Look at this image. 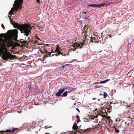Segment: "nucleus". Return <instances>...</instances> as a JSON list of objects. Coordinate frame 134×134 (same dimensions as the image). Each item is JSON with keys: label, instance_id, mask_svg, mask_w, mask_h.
Returning <instances> with one entry per match:
<instances>
[{"label": "nucleus", "instance_id": "nucleus-1", "mask_svg": "<svg viewBox=\"0 0 134 134\" xmlns=\"http://www.w3.org/2000/svg\"><path fill=\"white\" fill-rule=\"evenodd\" d=\"M90 30L88 28V27L87 26H85L84 27V30L82 32V34L84 35L85 37H84V40L83 41V42L80 43H74L73 44L74 46V50H75L76 48H81L82 47V46L85 43L86 44H87V42L86 43V42H87L88 40H89L90 42H93V36H92L91 37L88 36V35L90 32Z\"/></svg>", "mask_w": 134, "mask_h": 134}, {"label": "nucleus", "instance_id": "nucleus-2", "mask_svg": "<svg viewBox=\"0 0 134 134\" xmlns=\"http://www.w3.org/2000/svg\"><path fill=\"white\" fill-rule=\"evenodd\" d=\"M10 22L15 28H16L20 30L21 33H24V35L26 36H28L31 34L32 27L30 26L27 25L26 24L25 25L24 24L20 25L17 23H15L14 21L11 20Z\"/></svg>", "mask_w": 134, "mask_h": 134}, {"label": "nucleus", "instance_id": "nucleus-3", "mask_svg": "<svg viewBox=\"0 0 134 134\" xmlns=\"http://www.w3.org/2000/svg\"><path fill=\"white\" fill-rule=\"evenodd\" d=\"M16 56L15 55H12L9 52H7L4 53L2 56L3 59L5 60H8L9 58L12 60Z\"/></svg>", "mask_w": 134, "mask_h": 134}, {"label": "nucleus", "instance_id": "nucleus-4", "mask_svg": "<svg viewBox=\"0 0 134 134\" xmlns=\"http://www.w3.org/2000/svg\"><path fill=\"white\" fill-rule=\"evenodd\" d=\"M18 33V31L16 29H15L14 30H9L7 31L8 35L11 38L16 37Z\"/></svg>", "mask_w": 134, "mask_h": 134}, {"label": "nucleus", "instance_id": "nucleus-5", "mask_svg": "<svg viewBox=\"0 0 134 134\" xmlns=\"http://www.w3.org/2000/svg\"><path fill=\"white\" fill-rule=\"evenodd\" d=\"M17 0L15 1L14 3L13 4V7L12 8H14L13 9L14 11H15V13H16V12L18 11L19 9L20 8V9H21L22 7L21 5H20V4Z\"/></svg>", "mask_w": 134, "mask_h": 134}, {"label": "nucleus", "instance_id": "nucleus-6", "mask_svg": "<svg viewBox=\"0 0 134 134\" xmlns=\"http://www.w3.org/2000/svg\"><path fill=\"white\" fill-rule=\"evenodd\" d=\"M18 130L17 128H14L12 130H7L6 131H3L2 130L0 131V134H3V132H9V133L13 132H15L16 131Z\"/></svg>", "mask_w": 134, "mask_h": 134}, {"label": "nucleus", "instance_id": "nucleus-7", "mask_svg": "<svg viewBox=\"0 0 134 134\" xmlns=\"http://www.w3.org/2000/svg\"><path fill=\"white\" fill-rule=\"evenodd\" d=\"M65 90V89H60L59 91L56 94L55 96L57 97L62 96V94L64 91Z\"/></svg>", "mask_w": 134, "mask_h": 134}, {"label": "nucleus", "instance_id": "nucleus-8", "mask_svg": "<svg viewBox=\"0 0 134 134\" xmlns=\"http://www.w3.org/2000/svg\"><path fill=\"white\" fill-rule=\"evenodd\" d=\"M105 4H88V6L87 7L88 8L90 7H100L103 6L105 5Z\"/></svg>", "mask_w": 134, "mask_h": 134}, {"label": "nucleus", "instance_id": "nucleus-9", "mask_svg": "<svg viewBox=\"0 0 134 134\" xmlns=\"http://www.w3.org/2000/svg\"><path fill=\"white\" fill-rule=\"evenodd\" d=\"M4 47L7 48L5 43H4L3 44L0 41V52L3 51Z\"/></svg>", "mask_w": 134, "mask_h": 134}, {"label": "nucleus", "instance_id": "nucleus-10", "mask_svg": "<svg viewBox=\"0 0 134 134\" xmlns=\"http://www.w3.org/2000/svg\"><path fill=\"white\" fill-rule=\"evenodd\" d=\"M59 45H57V47L55 49V52H57V53L56 54H53L52 56H53V55H55L56 56H57L59 55L60 53V51L59 49Z\"/></svg>", "mask_w": 134, "mask_h": 134}, {"label": "nucleus", "instance_id": "nucleus-11", "mask_svg": "<svg viewBox=\"0 0 134 134\" xmlns=\"http://www.w3.org/2000/svg\"><path fill=\"white\" fill-rule=\"evenodd\" d=\"M132 119L131 118L130 116H129L127 118L126 121L128 122L129 123V124H131L132 122Z\"/></svg>", "mask_w": 134, "mask_h": 134}, {"label": "nucleus", "instance_id": "nucleus-12", "mask_svg": "<svg viewBox=\"0 0 134 134\" xmlns=\"http://www.w3.org/2000/svg\"><path fill=\"white\" fill-rule=\"evenodd\" d=\"M78 127L77 125V124L76 122L74 123L72 126V129L74 130H76L78 129Z\"/></svg>", "mask_w": 134, "mask_h": 134}, {"label": "nucleus", "instance_id": "nucleus-13", "mask_svg": "<svg viewBox=\"0 0 134 134\" xmlns=\"http://www.w3.org/2000/svg\"><path fill=\"white\" fill-rule=\"evenodd\" d=\"M99 115H101L102 117H106V118L107 119L111 120L110 119V117L108 116H106V115H103L102 114H101V113H99Z\"/></svg>", "mask_w": 134, "mask_h": 134}, {"label": "nucleus", "instance_id": "nucleus-14", "mask_svg": "<svg viewBox=\"0 0 134 134\" xmlns=\"http://www.w3.org/2000/svg\"><path fill=\"white\" fill-rule=\"evenodd\" d=\"M13 9H14V8H11V10L9 12V14L11 15L13 14L14 13V10H13Z\"/></svg>", "mask_w": 134, "mask_h": 134}, {"label": "nucleus", "instance_id": "nucleus-15", "mask_svg": "<svg viewBox=\"0 0 134 134\" xmlns=\"http://www.w3.org/2000/svg\"><path fill=\"white\" fill-rule=\"evenodd\" d=\"M68 94V91H66L64 92L62 95V97H65L67 96Z\"/></svg>", "mask_w": 134, "mask_h": 134}, {"label": "nucleus", "instance_id": "nucleus-16", "mask_svg": "<svg viewBox=\"0 0 134 134\" xmlns=\"http://www.w3.org/2000/svg\"><path fill=\"white\" fill-rule=\"evenodd\" d=\"M110 80V79H107L105 80L104 81L100 82V83H106V82H107L109 81Z\"/></svg>", "mask_w": 134, "mask_h": 134}, {"label": "nucleus", "instance_id": "nucleus-17", "mask_svg": "<svg viewBox=\"0 0 134 134\" xmlns=\"http://www.w3.org/2000/svg\"><path fill=\"white\" fill-rule=\"evenodd\" d=\"M92 36H93V41L94 42H96L97 41H96L95 40L96 38H98L97 36L96 35H93Z\"/></svg>", "mask_w": 134, "mask_h": 134}, {"label": "nucleus", "instance_id": "nucleus-18", "mask_svg": "<svg viewBox=\"0 0 134 134\" xmlns=\"http://www.w3.org/2000/svg\"><path fill=\"white\" fill-rule=\"evenodd\" d=\"M5 34H0V38L3 37L5 38Z\"/></svg>", "mask_w": 134, "mask_h": 134}, {"label": "nucleus", "instance_id": "nucleus-19", "mask_svg": "<svg viewBox=\"0 0 134 134\" xmlns=\"http://www.w3.org/2000/svg\"><path fill=\"white\" fill-rule=\"evenodd\" d=\"M18 1V2H19V3L20 5H22V3H23V0H17Z\"/></svg>", "mask_w": 134, "mask_h": 134}, {"label": "nucleus", "instance_id": "nucleus-20", "mask_svg": "<svg viewBox=\"0 0 134 134\" xmlns=\"http://www.w3.org/2000/svg\"><path fill=\"white\" fill-rule=\"evenodd\" d=\"M46 52H47L48 53H48H47L46 55H44V56L45 57H48V55H49V56H50V55H51V53H49L47 51H46Z\"/></svg>", "mask_w": 134, "mask_h": 134}, {"label": "nucleus", "instance_id": "nucleus-21", "mask_svg": "<svg viewBox=\"0 0 134 134\" xmlns=\"http://www.w3.org/2000/svg\"><path fill=\"white\" fill-rule=\"evenodd\" d=\"M103 93L104 94L103 95L104 96V98H105L106 97L108 96V94L106 92H104Z\"/></svg>", "mask_w": 134, "mask_h": 134}, {"label": "nucleus", "instance_id": "nucleus-22", "mask_svg": "<svg viewBox=\"0 0 134 134\" xmlns=\"http://www.w3.org/2000/svg\"><path fill=\"white\" fill-rule=\"evenodd\" d=\"M76 90V88H71V90H70L68 91V92L70 93L71 92V91H73L75 90Z\"/></svg>", "mask_w": 134, "mask_h": 134}, {"label": "nucleus", "instance_id": "nucleus-23", "mask_svg": "<svg viewBox=\"0 0 134 134\" xmlns=\"http://www.w3.org/2000/svg\"><path fill=\"white\" fill-rule=\"evenodd\" d=\"M21 42L22 43H25V44H26L27 45H28V42H27L26 41H21Z\"/></svg>", "mask_w": 134, "mask_h": 134}, {"label": "nucleus", "instance_id": "nucleus-24", "mask_svg": "<svg viewBox=\"0 0 134 134\" xmlns=\"http://www.w3.org/2000/svg\"><path fill=\"white\" fill-rule=\"evenodd\" d=\"M33 43L34 44H38V42L37 41H32Z\"/></svg>", "mask_w": 134, "mask_h": 134}, {"label": "nucleus", "instance_id": "nucleus-25", "mask_svg": "<svg viewBox=\"0 0 134 134\" xmlns=\"http://www.w3.org/2000/svg\"><path fill=\"white\" fill-rule=\"evenodd\" d=\"M77 132H78L79 133H80L81 132L80 131L77 130L76 131V132H75L74 133L75 134H76Z\"/></svg>", "mask_w": 134, "mask_h": 134}, {"label": "nucleus", "instance_id": "nucleus-26", "mask_svg": "<svg viewBox=\"0 0 134 134\" xmlns=\"http://www.w3.org/2000/svg\"><path fill=\"white\" fill-rule=\"evenodd\" d=\"M115 132L117 133L119 131V130L118 129L116 128L115 129Z\"/></svg>", "mask_w": 134, "mask_h": 134}, {"label": "nucleus", "instance_id": "nucleus-27", "mask_svg": "<svg viewBox=\"0 0 134 134\" xmlns=\"http://www.w3.org/2000/svg\"><path fill=\"white\" fill-rule=\"evenodd\" d=\"M76 117L77 118L78 120L79 121H80L79 119V118H80L79 116L78 115H77L76 116Z\"/></svg>", "mask_w": 134, "mask_h": 134}, {"label": "nucleus", "instance_id": "nucleus-28", "mask_svg": "<svg viewBox=\"0 0 134 134\" xmlns=\"http://www.w3.org/2000/svg\"><path fill=\"white\" fill-rule=\"evenodd\" d=\"M60 54H61L63 56H66L65 54H64V53L63 54V53H61V52H60Z\"/></svg>", "mask_w": 134, "mask_h": 134}, {"label": "nucleus", "instance_id": "nucleus-29", "mask_svg": "<svg viewBox=\"0 0 134 134\" xmlns=\"http://www.w3.org/2000/svg\"><path fill=\"white\" fill-rule=\"evenodd\" d=\"M125 123L126 124H128L129 125L128 122H127V121H126L125 122Z\"/></svg>", "mask_w": 134, "mask_h": 134}, {"label": "nucleus", "instance_id": "nucleus-30", "mask_svg": "<svg viewBox=\"0 0 134 134\" xmlns=\"http://www.w3.org/2000/svg\"><path fill=\"white\" fill-rule=\"evenodd\" d=\"M2 27L3 28V29H5V28L3 25V24H2Z\"/></svg>", "mask_w": 134, "mask_h": 134}, {"label": "nucleus", "instance_id": "nucleus-31", "mask_svg": "<svg viewBox=\"0 0 134 134\" xmlns=\"http://www.w3.org/2000/svg\"><path fill=\"white\" fill-rule=\"evenodd\" d=\"M35 104L36 105H39V104L38 103H36V102H34Z\"/></svg>", "mask_w": 134, "mask_h": 134}, {"label": "nucleus", "instance_id": "nucleus-32", "mask_svg": "<svg viewBox=\"0 0 134 134\" xmlns=\"http://www.w3.org/2000/svg\"><path fill=\"white\" fill-rule=\"evenodd\" d=\"M71 88H71V87H68V90H71Z\"/></svg>", "mask_w": 134, "mask_h": 134}, {"label": "nucleus", "instance_id": "nucleus-33", "mask_svg": "<svg viewBox=\"0 0 134 134\" xmlns=\"http://www.w3.org/2000/svg\"><path fill=\"white\" fill-rule=\"evenodd\" d=\"M69 65V64H66L65 65H64V66H63L62 67V68H64V67H65V65Z\"/></svg>", "mask_w": 134, "mask_h": 134}, {"label": "nucleus", "instance_id": "nucleus-34", "mask_svg": "<svg viewBox=\"0 0 134 134\" xmlns=\"http://www.w3.org/2000/svg\"><path fill=\"white\" fill-rule=\"evenodd\" d=\"M110 109H109L108 108L107 109V111H109V112H110Z\"/></svg>", "mask_w": 134, "mask_h": 134}, {"label": "nucleus", "instance_id": "nucleus-35", "mask_svg": "<svg viewBox=\"0 0 134 134\" xmlns=\"http://www.w3.org/2000/svg\"><path fill=\"white\" fill-rule=\"evenodd\" d=\"M88 120L87 119H84V121H87Z\"/></svg>", "mask_w": 134, "mask_h": 134}, {"label": "nucleus", "instance_id": "nucleus-36", "mask_svg": "<svg viewBox=\"0 0 134 134\" xmlns=\"http://www.w3.org/2000/svg\"><path fill=\"white\" fill-rule=\"evenodd\" d=\"M37 2L38 3H39L40 2V1L39 0H36Z\"/></svg>", "mask_w": 134, "mask_h": 134}, {"label": "nucleus", "instance_id": "nucleus-37", "mask_svg": "<svg viewBox=\"0 0 134 134\" xmlns=\"http://www.w3.org/2000/svg\"><path fill=\"white\" fill-rule=\"evenodd\" d=\"M104 111L105 112V113L106 114V115H107V112L105 110H104Z\"/></svg>", "mask_w": 134, "mask_h": 134}, {"label": "nucleus", "instance_id": "nucleus-38", "mask_svg": "<svg viewBox=\"0 0 134 134\" xmlns=\"http://www.w3.org/2000/svg\"><path fill=\"white\" fill-rule=\"evenodd\" d=\"M91 129V128H88V129H86V130L85 131H86V130H90V129Z\"/></svg>", "mask_w": 134, "mask_h": 134}, {"label": "nucleus", "instance_id": "nucleus-39", "mask_svg": "<svg viewBox=\"0 0 134 134\" xmlns=\"http://www.w3.org/2000/svg\"><path fill=\"white\" fill-rule=\"evenodd\" d=\"M109 122H112V121L111 120H109Z\"/></svg>", "mask_w": 134, "mask_h": 134}, {"label": "nucleus", "instance_id": "nucleus-40", "mask_svg": "<svg viewBox=\"0 0 134 134\" xmlns=\"http://www.w3.org/2000/svg\"><path fill=\"white\" fill-rule=\"evenodd\" d=\"M9 16V19H10V20H11V18L10 16Z\"/></svg>", "mask_w": 134, "mask_h": 134}, {"label": "nucleus", "instance_id": "nucleus-41", "mask_svg": "<svg viewBox=\"0 0 134 134\" xmlns=\"http://www.w3.org/2000/svg\"><path fill=\"white\" fill-rule=\"evenodd\" d=\"M89 17V16H88L87 17L85 18V19H88V18Z\"/></svg>", "mask_w": 134, "mask_h": 134}, {"label": "nucleus", "instance_id": "nucleus-42", "mask_svg": "<svg viewBox=\"0 0 134 134\" xmlns=\"http://www.w3.org/2000/svg\"><path fill=\"white\" fill-rule=\"evenodd\" d=\"M83 13H85V14H86L87 13V12H83Z\"/></svg>", "mask_w": 134, "mask_h": 134}, {"label": "nucleus", "instance_id": "nucleus-43", "mask_svg": "<svg viewBox=\"0 0 134 134\" xmlns=\"http://www.w3.org/2000/svg\"><path fill=\"white\" fill-rule=\"evenodd\" d=\"M92 99L93 100H95V99H96V98H93Z\"/></svg>", "mask_w": 134, "mask_h": 134}, {"label": "nucleus", "instance_id": "nucleus-44", "mask_svg": "<svg viewBox=\"0 0 134 134\" xmlns=\"http://www.w3.org/2000/svg\"><path fill=\"white\" fill-rule=\"evenodd\" d=\"M77 110L79 111V112H80V111H79V109H76Z\"/></svg>", "mask_w": 134, "mask_h": 134}, {"label": "nucleus", "instance_id": "nucleus-45", "mask_svg": "<svg viewBox=\"0 0 134 134\" xmlns=\"http://www.w3.org/2000/svg\"><path fill=\"white\" fill-rule=\"evenodd\" d=\"M49 44H46V45L47 46H48L49 45Z\"/></svg>", "mask_w": 134, "mask_h": 134}, {"label": "nucleus", "instance_id": "nucleus-46", "mask_svg": "<svg viewBox=\"0 0 134 134\" xmlns=\"http://www.w3.org/2000/svg\"><path fill=\"white\" fill-rule=\"evenodd\" d=\"M109 36L110 37H111V35H109Z\"/></svg>", "mask_w": 134, "mask_h": 134}, {"label": "nucleus", "instance_id": "nucleus-47", "mask_svg": "<svg viewBox=\"0 0 134 134\" xmlns=\"http://www.w3.org/2000/svg\"><path fill=\"white\" fill-rule=\"evenodd\" d=\"M103 95L102 94H100L99 95V96H101V95Z\"/></svg>", "mask_w": 134, "mask_h": 134}, {"label": "nucleus", "instance_id": "nucleus-48", "mask_svg": "<svg viewBox=\"0 0 134 134\" xmlns=\"http://www.w3.org/2000/svg\"><path fill=\"white\" fill-rule=\"evenodd\" d=\"M97 117H98V116H96V118H97Z\"/></svg>", "mask_w": 134, "mask_h": 134}, {"label": "nucleus", "instance_id": "nucleus-49", "mask_svg": "<svg viewBox=\"0 0 134 134\" xmlns=\"http://www.w3.org/2000/svg\"><path fill=\"white\" fill-rule=\"evenodd\" d=\"M77 123H78V120H77Z\"/></svg>", "mask_w": 134, "mask_h": 134}, {"label": "nucleus", "instance_id": "nucleus-50", "mask_svg": "<svg viewBox=\"0 0 134 134\" xmlns=\"http://www.w3.org/2000/svg\"><path fill=\"white\" fill-rule=\"evenodd\" d=\"M1 39L3 40V41H4V40L2 38H1Z\"/></svg>", "mask_w": 134, "mask_h": 134}, {"label": "nucleus", "instance_id": "nucleus-51", "mask_svg": "<svg viewBox=\"0 0 134 134\" xmlns=\"http://www.w3.org/2000/svg\"><path fill=\"white\" fill-rule=\"evenodd\" d=\"M45 134H49V133H46Z\"/></svg>", "mask_w": 134, "mask_h": 134}, {"label": "nucleus", "instance_id": "nucleus-52", "mask_svg": "<svg viewBox=\"0 0 134 134\" xmlns=\"http://www.w3.org/2000/svg\"><path fill=\"white\" fill-rule=\"evenodd\" d=\"M128 107H130V105H128Z\"/></svg>", "mask_w": 134, "mask_h": 134}, {"label": "nucleus", "instance_id": "nucleus-53", "mask_svg": "<svg viewBox=\"0 0 134 134\" xmlns=\"http://www.w3.org/2000/svg\"><path fill=\"white\" fill-rule=\"evenodd\" d=\"M104 113V112H102V114H103V113Z\"/></svg>", "mask_w": 134, "mask_h": 134}, {"label": "nucleus", "instance_id": "nucleus-54", "mask_svg": "<svg viewBox=\"0 0 134 134\" xmlns=\"http://www.w3.org/2000/svg\"><path fill=\"white\" fill-rule=\"evenodd\" d=\"M70 62V63H71V62Z\"/></svg>", "mask_w": 134, "mask_h": 134}, {"label": "nucleus", "instance_id": "nucleus-55", "mask_svg": "<svg viewBox=\"0 0 134 134\" xmlns=\"http://www.w3.org/2000/svg\"><path fill=\"white\" fill-rule=\"evenodd\" d=\"M37 39H39V40H40V39H39L38 38H37Z\"/></svg>", "mask_w": 134, "mask_h": 134}, {"label": "nucleus", "instance_id": "nucleus-56", "mask_svg": "<svg viewBox=\"0 0 134 134\" xmlns=\"http://www.w3.org/2000/svg\"><path fill=\"white\" fill-rule=\"evenodd\" d=\"M133 85H134V84H133Z\"/></svg>", "mask_w": 134, "mask_h": 134}]
</instances>
